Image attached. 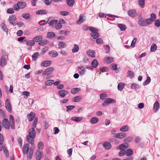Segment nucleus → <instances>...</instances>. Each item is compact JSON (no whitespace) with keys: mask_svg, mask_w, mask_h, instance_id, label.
Returning <instances> with one entry per match:
<instances>
[{"mask_svg":"<svg viewBox=\"0 0 160 160\" xmlns=\"http://www.w3.org/2000/svg\"><path fill=\"white\" fill-rule=\"evenodd\" d=\"M58 55L57 52L55 50H52L49 52L48 53V55L54 58L57 56Z\"/></svg>","mask_w":160,"mask_h":160,"instance_id":"nucleus-14","label":"nucleus"},{"mask_svg":"<svg viewBox=\"0 0 160 160\" xmlns=\"http://www.w3.org/2000/svg\"><path fill=\"white\" fill-rule=\"evenodd\" d=\"M6 57L4 56H2L1 58V63L2 66L5 65L7 63Z\"/></svg>","mask_w":160,"mask_h":160,"instance_id":"nucleus-25","label":"nucleus"},{"mask_svg":"<svg viewBox=\"0 0 160 160\" xmlns=\"http://www.w3.org/2000/svg\"><path fill=\"white\" fill-rule=\"evenodd\" d=\"M8 21L9 23L13 25L16 26L17 25L19 24L17 21L15 15H12L9 18Z\"/></svg>","mask_w":160,"mask_h":160,"instance_id":"nucleus-3","label":"nucleus"},{"mask_svg":"<svg viewBox=\"0 0 160 160\" xmlns=\"http://www.w3.org/2000/svg\"><path fill=\"white\" fill-rule=\"evenodd\" d=\"M140 88L139 86L135 83L132 84L131 88L133 89H139Z\"/></svg>","mask_w":160,"mask_h":160,"instance_id":"nucleus-53","label":"nucleus"},{"mask_svg":"<svg viewBox=\"0 0 160 160\" xmlns=\"http://www.w3.org/2000/svg\"><path fill=\"white\" fill-rule=\"evenodd\" d=\"M89 30L91 32L90 35L93 38L97 39L99 37V34L98 32V28L93 27H90L89 28Z\"/></svg>","mask_w":160,"mask_h":160,"instance_id":"nucleus-1","label":"nucleus"},{"mask_svg":"<svg viewBox=\"0 0 160 160\" xmlns=\"http://www.w3.org/2000/svg\"><path fill=\"white\" fill-rule=\"evenodd\" d=\"M138 23L141 26H146V23L144 19H143L142 18L139 19L138 22Z\"/></svg>","mask_w":160,"mask_h":160,"instance_id":"nucleus-19","label":"nucleus"},{"mask_svg":"<svg viewBox=\"0 0 160 160\" xmlns=\"http://www.w3.org/2000/svg\"><path fill=\"white\" fill-rule=\"evenodd\" d=\"M145 0H138V2L139 6L142 8L144 7Z\"/></svg>","mask_w":160,"mask_h":160,"instance_id":"nucleus-40","label":"nucleus"},{"mask_svg":"<svg viewBox=\"0 0 160 160\" xmlns=\"http://www.w3.org/2000/svg\"><path fill=\"white\" fill-rule=\"evenodd\" d=\"M85 16H82V15H80L78 20L77 21V23L78 24H80L82 23L83 22L85 21Z\"/></svg>","mask_w":160,"mask_h":160,"instance_id":"nucleus-17","label":"nucleus"},{"mask_svg":"<svg viewBox=\"0 0 160 160\" xmlns=\"http://www.w3.org/2000/svg\"><path fill=\"white\" fill-rule=\"evenodd\" d=\"M159 107V103L157 102H156L154 105V110L155 112H156L158 110Z\"/></svg>","mask_w":160,"mask_h":160,"instance_id":"nucleus-36","label":"nucleus"},{"mask_svg":"<svg viewBox=\"0 0 160 160\" xmlns=\"http://www.w3.org/2000/svg\"><path fill=\"white\" fill-rule=\"evenodd\" d=\"M145 22L146 23V26H147L148 25L152 24L153 22L150 18H148L145 19Z\"/></svg>","mask_w":160,"mask_h":160,"instance_id":"nucleus-62","label":"nucleus"},{"mask_svg":"<svg viewBox=\"0 0 160 160\" xmlns=\"http://www.w3.org/2000/svg\"><path fill=\"white\" fill-rule=\"evenodd\" d=\"M42 39L43 38L42 36L41 35H39L34 37L33 38V41H34V42H37L42 40Z\"/></svg>","mask_w":160,"mask_h":160,"instance_id":"nucleus-21","label":"nucleus"},{"mask_svg":"<svg viewBox=\"0 0 160 160\" xmlns=\"http://www.w3.org/2000/svg\"><path fill=\"white\" fill-rule=\"evenodd\" d=\"M128 127L127 125H125L122 127L121 128L120 130L122 132H125L128 131Z\"/></svg>","mask_w":160,"mask_h":160,"instance_id":"nucleus-47","label":"nucleus"},{"mask_svg":"<svg viewBox=\"0 0 160 160\" xmlns=\"http://www.w3.org/2000/svg\"><path fill=\"white\" fill-rule=\"evenodd\" d=\"M35 114L33 112H31L27 115L29 121H31L34 119L35 117Z\"/></svg>","mask_w":160,"mask_h":160,"instance_id":"nucleus-12","label":"nucleus"},{"mask_svg":"<svg viewBox=\"0 0 160 160\" xmlns=\"http://www.w3.org/2000/svg\"><path fill=\"white\" fill-rule=\"evenodd\" d=\"M5 107L7 110L9 112H11V108L9 100L7 99L5 102Z\"/></svg>","mask_w":160,"mask_h":160,"instance_id":"nucleus-10","label":"nucleus"},{"mask_svg":"<svg viewBox=\"0 0 160 160\" xmlns=\"http://www.w3.org/2000/svg\"><path fill=\"white\" fill-rule=\"evenodd\" d=\"M74 2L73 0H67V4L70 7L72 6L74 4Z\"/></svg>","mask_w":160,"mask_h":160,"instance_id":"nucleus-44","label":"nucleus"},{"mask_svg":"<svg viewBox=\"0 0 160 160\" xmlns=\"http://www.w3.org/2000/svg\"><path fill=\"white\" fill-rule=\"evenodd\" d=\"M55 25V28L57 30L60 29L62 27V25L60 23L58 22H57V24Z\"/></svg>","mask_w":160,"mask_h":160,"instance_id":"nucleus-58","label":"nucleus"},{"mask_svg":"<svg viewBox=\"0 0 160 160\" xmlns=\"http://www.w3.org/2000/svg\"><path fill=\"white\" fill-rule=\"evenodd\" d=\"M127 144V143L121 144L117 148V149L121 150H124L128 148Z\"/></svg>","mask_w":160,"mask_h":160,"instance_id":"nucleus-16","label":"nucleus"},{"mask_svg":"<svg viewBox=\"0 0 160 160\" xmlns=\"http://www.w3.org/2000/svg\"><path fill=\"white\" fill-rule=\"evenodd\" d=\"M81 99V96H77L73 98L72 101L73 102H77L80 101Z\"/></svg>","mask_w":160,"mask_h":160,"instance_id":"nucleus-42","label":"nucleus"},{"mask_svg":"<svg viewBox=\"0 0 160 160\" xmlns=\"http://www.w3.org/2000/svg\"><path fill=\"white\" fill-rule=\"evenodd\" d=\"M128 14L132 17H134L137 15L136 11L134 9H132L129 10L128 12Z\"/></svg>","mask_w":160,"mask_h":160,"instance_id":"nucleus-9","label":"nucleus"},{"mask_svg":"<svg viewBox=\"0 0 160 160\" xmlns=\"http://www.w3.org/2000/svg\"><path fill=\"white\" fill-rule=\"evenodd\" d=\"M27 140L30 144L33 145L34 143V138H32L27 137L26 138Z\"/></svg>","mask_w":160,"mask_h":160,"instance_id":"nucleus-28","label":"nucleus"},{"mask_svg":"<svg viewBox=\"0 0 160 160\" xmlns=\"http://www.w3.org/2000/svg\"><path fill=\"white\" fill-rule=\"evenodd\" d=\"M118 27L120 28L121 30L122 31L125 30L126 28V26L123 24H118Z\"/></svg>","mask_w":160,"mask_h":160,"instance_id":"nucleus-38","label":"nucleus"},{"mask_svg":"<svg viewBox=\"0 0 160 160\" xmlns=\"http://www.w3.org/2000/svg\"><path fill=\"white\" fill-rule=\"evenodd\" d=\"M79 50V46L76 44L74 45L72 49V52L73 53L77 52Z\"/></svg>","mask_w":160,"mask_h":160,"instance_id":"nucleus-27","label":"nucleus"},{"mask_svg":"<svg viewBox=\"0 0 160 160\" xmlns=\"http://www.w3.org/2000/svg\"><path fill=\"white\" fill-rule=\"evenodd\" d=\"M48 48L47 47H45L43 48L42 49V52H40V54L41 55L44 54L48 50Z\"/></svg>","mask_w":160,"mask_h":160,"instance_id":"nucleus-56","label":"nucleus"},{"mask_svg":"<svg viewBox=\"0 0 160 160\" xmlns=\"http://www.w3.org/2000/svg\"><path fill=\"white\" fill-rule=\"evenodd\" d=\"M68 93V92L66 91L63 90H61L58 92V94L62 98L64 97Z\"/></svg>","mask_w":160,"mask_h":160,"instance_id":"nucleus-11","label":"nucleus"},{"mask_svg":"<svg viewBox=\"0 0 160 160\" xmlns=\"http://www.w3.org/2000/svg\"><path fill=\"white\" fill-rule=\"evenodd\" d=\"M151 81L150 78L148 76L147 77V79L145 80V81L143 82V85H147Z\"/></svg>","mask_w":160,"mask_h":160,"instance_id":"nucleus-45","label":"nucleus"},{"mask_svg":"<svg viewBox=\"0 0 160 160\" xmlns=\"http://www.w3.org/2000/svg\"><path fill=\"white\" fill-rule=\"evenodd\" d=\"M157 46L155 44H152L151 47V51L153 52L155 51L157 49Z\"/></svg>","mask_w":160,"mask_h":160,"instance_id":"nucleus-43","label":"nucleus"},{"mask_svg":"<svg viewBox=\"0 0 160 160\" xmlns=\"http://www.w3.org/2000/svg\"><path fill=\"white\" fill-rule=\"evenodd\" d=\"M29 148V144L28 143L25 144L23 147L22 149L23 152L24 154L27 153Z\"/></svg>","mask_w":160,"mask_h":160,"instance_id":"nucleus-13","label":"nucleus"},{"mask_svg":"<svg viewBox=\"0 0 160 160\" xmlns=\"http://www.w3.org/2000/svg\"><path fill=\"white\" fill-rule=\"evenodd\" d=\"M82 118L81 117H73L71 118V120L72 121L78 122L81 121Z\"/></svg>","mask_w":160,"mask_h":160,"instance_id":"nucleus-24","label":"nucleus"},{"mask_svg":"<svg viewBox=\"0 0 160 160\" xmlns=\"http://www.w3.org/2000/svg\"><path fill=\"white\" fill-rule=\"evenodd\" d=\"M81 89L79 88H76L72 89L71 91V92L72 94H75L80 90Z\"/></svg>","mask_w":160,"mask_h":160,"instance_id":"nucleus-30","label":"nucleus"},{"mask_svg":"<svg viewBox=\"0 0 160 160\" xmlns=\"http://www.w3.org/2000/svg\"><path fill=\"white\" fill-rule=\"evenodd\" d=\"M58 22V20H52L49 22L48 24L49 25L52 27H53L54 25H56L57 22Z\"/></svg>","mask_w":160,"mask_h":160,"instance_id":"nucleus-20","label":"nucleus"},{"mask_svg":"<svg viewBox=\"0 0 160 160\" xmlns=\"http://www.w3.org/2000/svg\"><path fill=\"white\" fill-rule=\"evenodd\" d=\"M110 68L114 70H117V65L115 64H112L110 65Z\"/></svg>","mask_w":160,"mask_h":160,"instance_id":"nucleus-54","label":"nucleus"},{"mask_svg":"<svg viewBox=\"0 0 160 160\" xmlns=\"http://www.w3.org/2000/svg\"><path fill=\"white\" fill-rule=\"evenodd\" d=\"M53 70V68L52 67L46 69L43 72V75L45 76L51 74Z\"/></svg>","mask_w":160,"mask_h":160,"instance_id":"nucleus-7","label":"nucleus"},{"mask_svg":"<svg viewBox=\"0 0 160 160\" xmlns=\"http://www.w3.org/2000/svg\"><path fill=\"white\" fill-rule=\"evenodd\" d=\"M22 17L26 19L29 18L30 17V14L29 13H24L22 15Z\"/></svg>","mask_w":160,"mask_h":160,"instance_id":"nucleus-57","label":"nucleus"},{"mask_svg":"<svg viewBox=\"0 0 160 160\" xmlns=\"http://www.w3.org/2000/svg\"><path fill=\"white\" fill-rule=\"evenodd\" d=\"M55 36V34L52 32H48L47 35V37L49 38H52Z\"/></svg>","mask_w":160,"mask_h":160,"instance_id":"nucleus-32","label":"nucleus"},{"mask_svg":"<svg viewBox=\"0 0 160 160\" xmlns=\"http://www.w3.org/2000/svg\"><path fill=\"white\" fill-rule=\"evenodd\" d=\"M3 149L6 157L8 158L9 156L8 152V150L6 148L5 146H3Z\"/></svg>","mask_w":160,"mask_h":160,"instance_id":"nucleus-46","label":"nucleus"},{"mask_svg":"<svg viewBox=\"0 0 160 160\" xmlns=\"http://www.w3.org/2000/svg\"><path fill=\"white\" fill-rule=\"evenodd\" d=\"M99 119L98 118L93 117L91 118L90 122L92 124H94L97 123Z\"/></svg>","mask_w":160,"mask_h":160,"instance_id":"nucleus-22","label":"nucleus"},{"mask_svg":"<svg viewBox=\"0 0 160 160\" xmlns=\"http://www.w3.org/2000/svg\"><path fill=\"white\" fill-rule=\"evenodd\" d=\"M34 128H32L29 130L28 135L27 137H29L32 138H35L36 137V132Z\"/></svg>","mask_w":160,"mask_h":160,"instance_id":"nucleus-5","label":"nucleus"},{"mask_svg":"<svg viewBox=\"0 0 160 160\" xmlns=\"http://www.w3.org/2000/svg\"><path fill=\"white\" fill-rule=\"evenodd\" d=\"M26 44L28 46H33L35 44L33 40H29L26 41Z\"/></svg>","mask_w":160,"mask_h":160,"instance_id":"nucleus-55","label":"nucleus"},{"mask_svg":"<svg viewBox=\"0 0 160 160\" xmlns=\"http://www.w3.org/2000/svg\"><path fill=\"white\" fill-rule=\"evenodd\" d=\"M36 157L37 160H40L42 158L41 152L37 150L36 153Z\"/></svg>","mask_w":160,"mask_h":160,"instance_id":"nucleus-26","label":"nucleus"},{"mask_svg":"<svg viewBox=\"0 0 160 160\" xmlns=\"http://www.w3.org/2000/svg\"><path fill=\"white\" fill-rule=\"evenodd\" d=\"M125 85V84L122 82H120L119 83L118 86V90L120 91L122 90L123 89Z\"/></svg>","mask_w":160,"mask_h":160,"instance_id":"nucleus-33","label":"nucleus"},{"mask_svg":"<svg viewBox=\"0 0 160 160\" xmlns=\"http://www.w3.org/2000/svg\"><path fill=\"white\" fill-rule=\"evenodd\" d=\"M114 58H113L109 57H107L105 59V61L106 63L107 64H109L112 62Z\"/></svg>","mask_w":160,"mask_h":160,"instance_id":"nucleus-23","label":"nucleus"},{"mask_svg":"<svg viewBox=\"0 0 160 160\" xmlns=\"http://www.w3.org/2000/svg\"><path fill=\"white\" fill-rule=\"evenodd\" d=\"M128 76L130 78H132L134 77V73L132 71H128Z\"/></svg>","mask_w":160,"mask_h":160,"instance_id":"nucleus-52","label":"nucleus"},{"mask_svg":"<svg viewBox=\"0 0 160 160\" xmlns=\"http://www.w3.org/2000/svg\"><path fill=\"white\" fill-rule=\"evenodd\" d=\"M38 118L36 117L35 118L34 121H33L32 125V128H35L36 126V124L38 122Z\"/></svg>","mask_w":160,"mask_h":160,"instance_id":"nucleus-59","label":"nucleus"},{"mask_svg":"<svg viewBox=\"0 0 160 160\" xmlns=\"http://www.w3.org/2000/svg\"><path fill=\"white\" fill-rule=\"evenodd\" d=\"M103 146L105 148V149H109L112 147V145L110 143L108 142H105L103 144Z\"/></svg>","mask_w":160,"mask_h":160,"instance_id":"nucleus-18","label":"nucleus"},{"mask_svg":"<svg viewBox=\"0 0 160 160\" xmlns=\"http://www.w3.org/2000/svg\"><path fill=\"white\" fill-rule=\"evenodd\" d=\"M9 120L11 123V129L14 130L15 129V122L13 117L12 115H9Z\"/></svg>","mask_w":160,"mask_h":160,"instance_id":"nucleus-6","label":"nucleus"},{"mask_svg":"<svg viewBox=\"0 0 160 160\" xmlns=\"http://www.w3.org/2000/svg\"><path fill=\"white\" fill-rule=\"evenodd\" d=\"M87 54L91 57H95V52L94 51L89 50L87 52Z\"/></svg>","mask_w":160,"mask_h":160,"instance_id":"nucleus-29","label":"nucleus"},{"mask_svg":"<svg viewBox=\"0 0 160 160\" xmlns=\"http://www.w3.org/2000/svg\"><path fill=\"white\" fill-rule=\"evenodd\" d=\"M26 6V3L22 1H20L17 2V4H14L13 8L16 11H18L20 9H23Z\"/></svg>","mask_w":160,"mask_h":160,"instance_id":"nucleus-2","label":"nucleus"},{"mask_svg":"<svg viewBox=\"0 0 160 160\" xmlns=\"http://www.w3.org/2000/svg\"><path fill=\"white\" fill-rule=\"evenodd\" d=\"M155 25L157 27H159L160 26V19H157L155 21Z\"/></svg>","mask_w":160,"mask_h":160,"instance_id":"nucleus-63","label":"nucleus"},{"mask_svg":"<svg viewBox=\"0 0 160 160\" xmlns=\"http://www.w3.org/2000/svg\"><path fill=\"white\" fill-rule=\"evenodd\" d=\"M32 148H31L29 150V153L27 155L28 158L30 159H31L32 158Z\"/></svg>","mask_w":160,"mask_h":160,"instance_id":"nucleus-51","label":"nucleus"},{"mask_svg":"<svg viewBox=\"0 0 160 160\" xmlns=\"http://www.w3.org/2000/svg\"><path fill=\"white\" fill-rule=\"evenodd\" d=\"M133 152V151L131 149H128L126 151V155L128 156H131Z\"/></svg>","mask_w":160,"mask_h":160,"instance_id":"nucleus-37","label":"nucleus"},{"mask_svg":"<svg viewBox=\"0 0 160 160\" xmlns=\"http://www.w3.org/2000/svg\"><path fill=\"white\" fill-rule=\"evenodd\" d=\"M78 68L81 70V71L78 72L80 75H82L85 72L86 69L83 67H80Z\"/></svg>","mask_w":160,"mask_h":160,"instance_id":"nucleus-39","label":"nucleus"},{"mask_svg":"<svg viewBox=\"0 0 160 160\" xmlns=\"http://www.w3.org/2000/svg\"><path fill=\"white\" fill-rule=\"evenodd\" d=\"M38 147L39 149H42L43 148V144L42 142H38Z\"/></svg>","mask_w":160,"mask_h":160,"instance_id":"nucleus-61","label":"nucleus"},{"mask_svg":"<svg viewBox=\"0 0 160 160\" xmlns=\"http://www.w3.org/2000/svg\"><path fill=\"white\" fill-rule=\"evenodd\" d=\"M10 123L8 119H4L2 121V124L5 128L7 129H9L11 126Z\"/></svg>","mask_w":160,"mask_h":160,"instance_id":"nucleus-4","label":"nucleus"},{"mask_svg":"<svg viewBox=\"0 0 160 160\" xmlns=\"http://www.w3.org/2000/svg\"><path fill=\"white\" fill-rule=\"evenodd\" d=\"M105 101L108 104L109 103H113L115 102L114 100L110 98H107Z\"/></svg>","mask_w":160,"mask_h":160,"instance_id":"nucleus-49","label":"nucleus"},{"mask_svg":"<svg viewBox=\"0 0 160 160\" xmlns=\"http://www.w3.org/2000/svg\"><path fill=\"white\" fill-rule=\"evenodd\" d=\"M48 42V41L46 39L42 40H40L38 43V44L40 46H44L45 45H46L47 44Z\"/></svg>","mask_w":160,"mask_h":160,"instance_id":"nucleus-34","label":"nucleus"},{"mask_svg":"<svg viewBox=\"0 0 160 160\" xmlns=\"http://www.w3.org/2000/svg\"><path fill=\"white\" fill-rule=\"evenodd\" d=\"M2 28L3 30L6 32H8V29L4 22H3L2 25Z\"/></svg>","mask_w":160,"mask_h":160,"instance_id":"nucleus-50","label":"nucleus"},{"mask_svg":"<svg viewBox=\"0 0 160 160\" xmlns=\"http://www.w3.org/2000/svg\"><path fill=\"white\" fill-rule=\"evenodd\" d=\"M133 138L132 137H128L124 138V141L126 142H129L133 140Z\"/></svg>","mask_w":160,"mask_h":160,"instance_id":"nucleus-48","label":"nucleus"},{"mask_svg":"<svg viewBox=\"0 0 160 160\" xmlns=\"http://www.w3.org/2000/svg\"><path fill=\"white\" fill-rule=\"evenodd\" d=\"M152 22L154 21L156 19V16L154 13H152L150 15V18Z\"/></svg>","mask_w":160,"mask_h":160,"instance_id":"nucleus-64","label":"nucleus"},{"mask_svg":"<svg viewBox=\"0 0 160 160\" xmlns=\"http://www.w3.org/2000/svg\"><path fill=\"white\" fill-rule=\"evenodd\" d=\"M39 55L38 52H35L32 55V58L33 61H35Z\"/></svg>","mask_w":160,"mask_h":160,"instance_id":"nucleus-60","label":"nucleus"},{"mask_svg":"<svg viewBox=\"0 0 160 160\" xmlns=\"http://www.w3.org/2000/svg\"><path fill=\"white\" fill-rule=\"evenodd\" d=\"M126 136V134L124 132H121L115 134L114 137L115 138L122 139Z\"/></svg>","mask_w":160,"mask_h":160,"instance_id":"nucleus-8","label":"nucleus"},{"mask_svg":"<svg viewBox=\"0 0 160 160\" xmlns=\"http://www.w3.org/2000/svg\"><path fill=\"white\" fill-rule=\"evenodd\" d=\"M98 64V62L96 59L94 60L91 62V65L94 68H97Z\"/></svg>","mask_w":160,"mask_h":160,"instance_id":"nucleus-31","label":"nucleus"},{"mask_svg":"<svg viewBox=\"0 0 160 160\" xmlns=\"http://www.w3.org/2000/svg\"><path fill=\"white\" fill-rule=\"evenodd\" d=\"M47 13V12L45 10H41L37 11L36 12V13L38 15H42L46 14Z\"/></svg>","mask_w":160,"mask_h":160,"instance_id":"nucleus-35","label":"nucleus"},{"mask_svg":"<svg viewBox=\"0 0 160 160\" xmlns=\"http://www.w3.org/2000/svg\"><path fill=\"white\" fill-rule=\"evenodd\" d=\"M51 62L50 61L46 60L42 62L41 65L44 67H46L51 65Z\"/></svg>","mask_w":160,"mask_h":160,"instance_id":"nucleus-15","label":"nucleus"},{"mask_svg":"<svg viewBox=\"0 0 160 160\" xmlns=\"http://www.w3.org/2000/svg\"><path fill=\"white\" fill-rule=\"evenodd\" d=\"M66 46L65 43L63 42H60L58 43V48H63Z\"/></svg>","mask_w":160,"mask_h":160,"instance_id":"nucleus-41","label":"nucleus"}]
</instances>
